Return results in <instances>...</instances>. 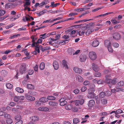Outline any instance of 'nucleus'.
I'll list each match as a JSON object with an SVG mask.
<instances>
[{
	"label": "nucleus",
	"instance_id": "4be33fe9",
	"mask_svg": "<svg viewBox=\"0 0 124 124\" xmlns=\"http://www.w3.org/2000/svg\"><path fill=\"white\" fill-rule=\"evenodd\" d=\"M39 100L41 102L45 103L47 102L48 100L45 97H42L40 98Z\"/></svg>",
	"mask_w": 124,
	"mask_h": 124
},
{
	"label": "nucleus",
	"instance_id": "a878e982",
	"mask_svg": "<svg viewBox=\"0 0 124 124\" xmlns=\"http://www.w3.org/2000/svg\"><path fill=\"white\" fill-rule=\"evenodd\" d=\"M12 50H7L6 51H0V54H8L9 53L12 52Z\"/></svg>",
	"mask_w": 124,
	"mask_h": 124
},
{
	"label": "nucleus",
	"instance_id": "49530a36",
	"mask_svg": "<svg viewBox=\"0 0 124 124\" xmlns=\"http://www.w3.org/2000/svg\"><path fill=\"white\" fill-rule=\"evenodd\" d=\"M105 93V95L108 96L110 95L111 94V92L109 91H106Z\"/></svg>",
	"mask_w": 124,
	"mask_h": 124
},
{
	"label": "nucleus",
	"instance_id": "c756f323",
	"mask_svg": "<svg viewBox=\"0 0 124 124\" xmlns=\"http://www.w3.org/2000/svg\"><path fill=\"white\" fill-rule=\"evenodd\" d=\"M27 87L28 88L30 89H33L34 88L33 85L30 84H27Z\"/></svg>",
	"mask_w": 124,
	"mask_h": 124
},
{
	"label": "nucleus",
	"instance_id": "37998d69",
	"mask_svg": "<svg viewBox=\"0 0 124 124\" xmlns=\"http://www.w3.org/2000/svg\"><path fill=\"white\" fill-rule=\"evenodd\" d=\"M21 119V117L19 115H17L15 117V120H20Z\"/></svg>",
	"mask_w": 124,
	"mask_h": 124
},
{
	"label": "nucleus",
	"instance_id": "9b49d317",
	"mask_svg": "<svg viewBox=\"0 0 124 124\" xmlns=\"http://www.w3.org/2000/svg\"><path fill=\"white\" fill-rule=\"evenodd\" d=\"M95 103V102L94 100H91L90 101L88 104L89 107H91L93 106Z\"/></svg>",
	"mask_w": 124,
	"mask_h": 124
},
{
	"label": "nucleus",
	"instance_id": "338daca9",
	"mask_svg": "<svg viewBox=\"0 0 124 124\" xmlns=\"http://www.w3.org/2000/svg\"><path fill=\"white\" fill-rule=\"evenodd\" d=\"M78 110V108L76 107H74L72 108V110L74 112H77Z\"/></svg>",
	"mask_w": 124,
	"mask_h": 124
},
{
	"label": "nucleus",
	"instance_id": "7ed1b4c3",
	"mask_svg": "<svg viewBox=\"0 0 124 124\" xmlns=\"http://www.w3.org/2000/svg\"><path fill=\"white\" fill-rule=\"evenodd\" d=\"M40 48H41V49L42 51H43V48L42 46H37L35 47V50L32 53L33 54H37V52L38 53H39L40 52L39 49Z\"/></svg>",
	"mask_w": 124,
	"mask_h": 124
},
{
	"label": "nucleus",
	"instance_id": "a18cd8bd",
	"mask_svg": "<svg viewBox=\"0 0 124 124\" xmlns=\"http://www.w3.org/2000/svg\"><path fill=\"white\" fill-rule=\"evenodd\" d=\"M5 13V11L3 10H0V16L3 15Z\"/></svg>",
	"mask_w": 124,
	"mask_h": 124
},
{
	"label": "nucleus",
	"instance_id": "69168bd1",
	"mask_svg": "<svg viewBox=\"0 0 124 124\" xmlns=\"http://www.w3.org/2000/svg\"><path fill=\"white\" fill-rule=\"evenodd\" d=\"M79 92V90L78 89H76L73 91V92L75 94H77Z\"/></svg>",
	"mask_w": 124,
	"mask_h": 124
},
{
	"label": "nucleus",
	"instance_id": "aec40b11",
	"mask_svg": "<svg viewBox=\"0 0 124 124\" xmlns=\"http://www.w3.org/2000/svg\"><path fill=\"white\" fill-rule=\"evenodd\" d=\"M111 21L114 24L118 23L120 22L119 21L116 20L115 19H112L111 20Z\"/></svg>",
	"mask_w": 124,
	"mask_h": 124
},
{
	"label": "nucleus",
	"instance_id": "b1692460",
	"mask_svg": "<svg viewBox=\"0 0 124 124\" xmlns=\"http://www.w3.org/2000/svg\"><path fill=\"white\" fill-rule=\"evenodd\" d=\"M55 99V97L52 96H48L47 97V99L50 100H54Z\"/></svg>",
	"mask_w": 124,
	"mask_h": 124
},
{
	"label": "nucleus",
	"instance_id": "680f3d73",
	"mask_svg": "<svg viewBox=\"0 0 124 124\" xmlns=\"http://www.w3.org/2000/svg\"><path fill=\"white\" fill-rule=\"evenodd\" d=\"M86 87L85 86H83L81 89V90L82 92H84L86 89Z\"/></svg>",
	"mask_w": 124,
	"mask_h": 124
},
{
	"label": "nucleus",
	"instance_id": "5701e85b",
	"mask_svg": "<svg viewBox=\"0 0 124 124\" xmlns=\"http://www.w3.org/2000/svg\"><path fill=\"white\" fill-rule=\"evenodd\" d=\"M89 56L90 59L92 60H95L97 58L96 55H89Z\"/></svg>",
	"mask_w": 124,
	"mask_h": 124
},
{
	"label": "nucleus",
	"instance_id": "f8f14e48",
	"mask_svg": "<svg viewBox=\"0 0 124 124\" xmlns=\"http://www.w3.org/2000/svg\"><path fill=\"white\" fill-rule=\"evenodd\" d=\"M0 73L1 76L4 77L6 76L8 73L7 71L5 70H2L0 71Z\"/></svg>",
	"mask_w": 124,
	"mask_h": 124
},
{
	"label": "nucleus",
	"instance_id": "79ce46f5",
	"mask_svg": "<svg viewBox=\"0 0 124 124\" xmlns=\"http://www.w3.org/2000/svg\"><path fill=\"white\" fill-rule=\"evenodd\" d=\"M113 47L116 48L118 47L119 46V44L116 42L113 43Z\"/></svg>",
	"mask_w": 124,
	"mask_h": 124
},
{
	"label": "nucleus",
	"instance_id": "603ef678",
	"mask_svg": "<svg viewBox=\"0 0 124 124\" xmlns=\"http://www.w3.org/2000/svg\"><path fill=\"white\" fill-rule=\"evenodd\" d=\"M36 105L38 106H40L41 104V102L40 101H36L35 102Z\"/></svg>",
	"mask_w": 124,
	"mask_h": 124
},
{
	"label": "nucleus",
	"instance_id": "412c9836",
	"mask_svg": "<svg viewBox=\"0 0 124 124\" xmlns=\"http://www.w3.org/2000/svg\"><path fill=\"white\" fill-rule=\"evenodd\" d=\"M15 90L17 92L20 93H23L24 92L23 90L20 87H17Z\"/></svg>",
	"mask_w": 124,
	"mask_h": 124
},
{
	"label": "nucleus",
	"instance_id": "4c0bfd02",
	"mask_svg": "<svg viewBox=\"0 0 124 124\" xmlns=\"http://www.w3.org/2000/svg\"><path fill=\"white\" fill-rule=\"evenodd\" d=\"M96 72L94 74V75L96 77H99L101 76V74L100 73L97 72Z\"/></svg>",
	"mask_w": 124,
	"mask_h": 124
},
{
	"label": "nucleus",
	"instance_id": "4468645a",
	"mask_svg": "<svg viewBox=\"0 0 124 124\" xmlns=\"http://www.w3.org/2000/svg\"><path fill=\"white\" fill-rule=\"evenodd\" d=\"M48 104L50 106H55L57 105V103L54 101H50L48 103Z\"/></svg>",
	"mask_w": 124,
	"mask_h": 124
},
{
	"label": "nucleus",
	"instance_id": "8fccbe9b",
	"mask_svg": "<svg viewBox=\"0 0 124 124\" xmlns=\"http://www.w3.org/2000/svg\"><path fill=\"white\" fill-rule=\"evenodd\" d=\"M101 101L102 103L103 104H106L107 102V100L106 99H102L101 100Z\"/></svg>",
	"mask_w": 124,
	"mask_h": 124
},
{
	"label": "nucleus",
	"instance_id": "9d476101",
	"mask_svg": "<svg viewBox=\"0 0 124 124\" xmlns=\"http://www.w3.org/2000/svg\"><path fill=\"white\" fill-rule=\"evenodd\" d=\"M99 44V41L97 40H95L93 41L92 43V45L93 47H97Z\"/></svg>",
	"mask_w": 124,
	"mask_h": 124
},
{
	"label": "nucleus",
	"instance_id": "bf43d9fd",
	"mask_svg": "<svg viewBox=\"0 0 124 124\" xmlns=\"http://www.w3.org/2000/svg\"><path fill=\"white\" fill-rule=\"evenodd\" d=\"M57 111L58 113H62L64 112L63 110L61 108H59L58 109Z\"/></svg>",
	"mask_w": 124,
	"mask_h": 124
},
{
	"label": "nucleus",
	"instance_id": "13d9d810",
	"mask_svg": "<svg viewBox=\"0 0 124 124\" xmlns=\"http://www.w3.org/2000/svg\"><path fill=\"white\" fill-rule=\"evenodd\" d=\"M14 100L15 101L17 102L19 100V96H15L14 97Z\"/></svg>",
	"mask_w": 124,
	"mask_h": 124
},
{
	"label": "nucleus",
	"instance_id": "f3484780",
	"mask_svg": "<svg viewBox=\"0 0 124 124\" xmlns=\"http://www.w3.org/2000/svg\"><path fill=\"white\" fill-rule=\"evenodd\" d=\"M104 45L105 46L107 47L111 45L110 41L108 40H106L104 41Z\"/></svg>",
	"mask_w": 124,
	"mask_h": 124
},
{
	"label": "nucleus",
	"instance_id": "6e6d98bb",
	"mask_svg": "<svg viewBox=\"0 0 124 124\" xmlns=\"http://www.w3.org/2000/svg\"><path fill=\"white\" fill-rule=\"evenodd\" d=\"M105 81L106 83L108 84H110L111 83V80L108 78H106Z\"/></svg>",
	"mask_w": 124,
	"mask_h": 124
},
{
	"label": "nucleus",
	"instance_id": "e2e57ef3",
	"mask_svg": "<svg viewBox=\"0 0 124 124\" xmlns=\"http://www.w3.org/2000/svg\"><path fill=\"white\" fill-rule=\"evenodd\" d=\"M90 82L87 81H85L84 83V85H90Z\"/></svg>",
	"mask_w": 124,
	"mask_h": 124
},
{
	"label": "nucleus",
	"instance_id": "4d7b16f0",
	"mask_svg": "<svg viewBox=\"0 0 124 124\" xmlns=\"http://www.w3.org/2000/svg\"><path fill=\"white\" fill-rule=\"evenodd\" d=\"M30 16L29 15H27L25 16V19L26 21H31L30 20Z\"/></svg>",
	"mask_w": 124,
	"mask_h": 124
},
{
	"label": "nucleus",
	"instance_id": "423d86ee",
	"mask_svg": "<svg viewBox=\"0 0 124 124\" xmlns=\"http://www.w3.org/2000/svg\"><path fill=\"white\" fill-rule=\"evenodd\" d=\"M86 58V56L85 55H80L79 57V60L81 62L85 61Z\"/></svg>",
	"mask_w": 124,
	"mask_h": 124
},
{
	"label": "nucleus",
	"instance_id": "0eeeda50",
	"mask_svg": "<svg viewBox=\"0 0 124 124\" xmlns=\"http://www.w3.org/2000/svg\"><path fill=\"white\" fill-rule=\"evenodd\" d=\"M92 67L93 70L95 72H97L99 70V68L98 66L94 63L92 64Z\"/></svg>",
	"mask_w": 124,
	"mask_h": 124
},
{
	"label": "nucleus",
	"instance_id": "cd10ccee",
	"mask_svg": "<svg viewBox=\"0 0 124 124\" xmlns=\"http://www.w3.org/2000/svg\"><path fill=\"white\" fill-rule=\"evenodd\" d=\"M31 4V2L30 0H26L25 3L23 4V6L25 7L26 6H29Z\"/></svg>",
	"mask_w": 124,
	"mask_h": 124
},
{
	"label": "nucleus",
	"instance_id": "58836bf2",
	"mask_svg": "<svg viewBox=\"0 0 124 124\" xmlns=\"http://www.w3.org/2000/svg\"><path fill=\"white\" fill-rule=\"evenodd\" d=\"M105 95V93L104 92H102L100 93L99 94V97L101 98L104 97Z\"/></svg>",
	"mask_w": 124,
	"mask_h": 124
},
{
	"label": "nucleus",
	"instance_id": "ddd939ff",
	"mask_svg": "<svg viewBox=\"0 0 124 124\" xmlns=\"http://www.w3.org/2000/svg\"><path fill=\"white\" fill-rule=\"evenodd\" d=\"M49 36V34H47L46 33H44L40 35V38L42 39H44L46 38Z\"/></svg>",
	"mask_w": 124,
	"mask_h": 124
},
{
	"label": "nucleus",
	"instance_id": "de8ad7c7",
	"mask_svg": "<svg viewBox=\"0 0 124 124\" xmlns=\"http://www.w3.org/2000/svg\"><path fill=\"white\" fill-rule=\"evenodd\" d=\"M33 95V92L30 91L29 92L25 94V96H26V95L30 96V95Z\"/></svg>",
	"mask_w": 124,
	"mask_h": 124
},
{
	"label": "nucleus",
	"instance_id": "c03bdc74",
	"mask_svg": "<svg viewBox=\"0 0 124 124\" xmlns=\"http://www.w3.org/2000/svg\"><path fill=\"white\" fill-rule=\"evenodd\" d=\"M60 104L61 106H63L67 103V102L66 101L60 102Z\"/></svg>",
	"mask_w": 124,
	"mask_h": 124
},
{
	"label": "nucleus",
	"instance_id": "2eb2a0df",
	"mask_svg": "<svg viewBox=\"0 0 124 124\" xmlns=\"http://www.w3.org/2000/svg\"><path fill=\"white\" fill-rule=\"evenodd\" d=\"M62 65L64 67H65V68L68 69L69 67L67 65V62L65 60H63L62 61Z\"/></svg>",
	"mask_w": 124,
	"mask_h": 124
},
{
	"label": "nucleus",
	"instance_id": "864d4df0",
	"mask_svg": "<svg viewBox=\"0 0 124 124\" xmlns=\"http://www.w3.org/2000/svg\"><path fill=\"white\" fill-rule=\"evenodd\" d=\"M4 116L5 117L7 118V119L8 118H10V115L9 114H5L4 115Z\"/></svg>",
	"mask_w": 124,
	"mask_h": 124
},
{
	"label": "nucleus",
	"instance_id": "774afa93",
	"mask_svg": "<svg viewBox=\"0 0 124 124\" xmlns=\"http://www.w3.org/2000/svg\"><path fill=\"white\" fill-rule=\"evenodd\" d=\"M34 73V71L33 70H30L29 71V75H32Z\"/></svg>",
	"mask_w": 124,
	"mask_h": 124
},
{
	"label": "nucleus",
	"instance_id": "e433bc0d",
	"mask_svg": "<svg viewBox=\"0 0 124 124\" xmlns=\"http://www.w3.org/2000/svg\"><path fill=\"white\" fill-rule=\"evenodd\" d=\"M46 10L44 9L43 11H40L37 14L38 16H40L41 15L44 14L46 12Z\"/></svg>",
	"mask_w": 124,
	"mask_h": 124
},
{
	"label": "nucleus",
	"instance_id": "6e6552de",
	"mask_svg": "<svg viewBox=\"0 0 124 124\" xmlns=\"http://www.w3.org/2000/svg\"><path fill=\"white\" fill-rule=\"evenodd\" d=\"M73 70L77 73H81L82 72V70L80 68L77 67H75L73 68Z\"/></svg>",
	"mask_w": 124,
	"mask_h": 124
},
{
	"label": "nucleus",
	"instance_id": "473e14b6",
	"mask_svg": "<svg viewBox=\"0 0 124 124\" xmlns=\"http://www.w3.org/2000/svg\"><path fill=\"white\" fill-rule=\"evenodd\" d=\"M73 123L75 124H77L79 121V120L77 118H74L73 119Z\"/></svg>",
	"mask_w": 124,
	"mask_h": 124
},
{
	"label": "nucleus",
	"instance_id": "2f4dec72",
	"mask_svg": "<svg viewBox=\"0 0 124 124\" xmlns=\"http://www.w3.org/2000/svg\"><path fill=\"white\" fill-rule=\"evenodd\" d=\"M124 85V82L123 81H121L118 82L117 84V86H121Z\"/></svg>",
	"mask_w": 124,
	"mask_h": 124
},
{
	"label": "nucleus",
	"instance_id": "20e7f679",
	"mask_svg": "<svg viewBox=\"0 0 124 124\" xmlns=\"http://www.w3.org/2000/svg\"><path fill=\"white\" fill-rule=\"evenodd\" d=\"M113 38L116 40H118L121 38V36L120 34L118 32H115L113 34Z\"/></svg>",
	"mask_w": 124,
	"mask_h": 124
},
{
	"label": "nucleus",
	"instance_id": "09e8293b",
	"mask_svg": "<svg viewBox=\"0 0 124 124\" xmlns=\"http://www.w3.org/2000/svg\"><path fill=\"white\" fill-rule=\"evenodd\" d=\"M108 48V50L109 52H112L113 51V50L112 47L110 45L107 47Z\"/></svg>",
	"mask_w": 124,
	"mask_h": 124
},
{
	"label": "nucleus",
	"instance_id": "39448f33",
	"mask_svg": "<svg viewBox=\"0 0 124 124\" xmlns=\"http://www.w3.org/2000/svg\"><path fill=\"white\" fill-rule=\"evenodd\" d=\"M74 102L75 105L77 106H78L79 105H82L84 103V100L82 99L80 100H76Z\"/></svg>",
	"mask_w": 124,
	"mask_h": 124
},
{
	"label": "nucleus",
	"instance_id": "1a4fd4ad",
	"mask_svg": "<svg viewBox=\"0 0 124 124\" xmlns=\"http://www.w3.org/2000/svg\"><path fill=\"white\" fill-rule=\"evenodd\" d=\"M54 69L57 70L59 68V66L57 62L56 61H54L53 64Z\"/></svg>",
	"mask_w": 124,
	"mask_h": 124
},
{
	"label": "nucleus",
	"instance_id": "c9c22d12",
	"mask_svg": "<svg viewBox=\"0 0 124 124\" xmlns=\"http://www.w3.org/2000/svg\"><path fill=\"white\" fill-rule=\"evenodd\" d=\"M65 108L66 110H70L72 109V106L70 105H68L65 106Z\"/></svg>",
	"mask_w": 124,
	"mask_h": 124
},
{
	"label": "nucleus",
	"instance_id": "a211bd4d",
	"mask_svg": "<svg viewBox=\"0 0 124 124\" xmlns=\"http://www.w3.org/2000/svg\"><path fill=\"white\" fill-rule=\"evenodd\" d=\"M69 37V36H68L67 35H64L63 36V38L65 39H66L64 40H63V42H64V43H67V42H66V41H68L70 40V39H68Z\"/></svg>",
	"mask_w": 124,
	"mask_h": 124
},
{
	"label": "nucleus",
	"instance_id": "c85d7f7f",
	"mask_svg": "<svg viewBox=\"0 0 124 124\" xmlns=\"http://www.w3.org/2000/svg\"><path fill=\"white\" fill-rule=\"evenodd\" d=\"M6 86L8 89H11L13 87L12 85L10 83H8L6 84Z\"/></svg>",
	"mask_w": 124,
	"mask_h": 124
},
{
	"label": "nucleus",
	"instance_id": "f03ea898",
	"mask_svg": "<svg viewBox=\"0 0 124 124\" xmlns=\"http://www.w3.org/2000/svg\"><path fill=\"white\" fill-rule=\"evenodd\" d=\"M26 64L25 63H23L20 67L19 71L20 73L22 74L25 72L26 70Z\"/></svg>",
	"mask_w": 124,
	"mask_h": 124
},
{
	"label": "nucleus",
	"instance_id": "dca6fc26",
	"mask_svg": "<svg viewBox=\"0 0 124 124\" xmlns=\"http://www.w3.org/2000/svg\"><path fill=\"white\" fill-rule=\"evenodd\" d=\"M25 97L27 99L30 101H34L35 99L34 97L26 95V96Z\"/></svg>",
	"mask_w": 124,
	"mask_h": 124
},
{
	"label": "nucleus",
	"instance_id": "6ab92c4d",
	"mask_svg": "<svg viewBox=\"0 0 124 124\" xmlns=\"http://www.w3.org/2000/svg\"><path fill=\"white\" fill-rule=\"evenodd\" d=\"M76 79L78 81L82 82L83 80V78L80 76L78 75L76 77Z\"/></svg>",
	"mask_w": 124,
	"mask_h": 124
},
{
	"label": "nucleus",
	"instance_id": "ea45409f",
	"mask_svg": "<svg viewBox=\"0 0 124 124\" xmlns=\"http://www.w3.org/2000/svg\"><path fill=\"white\" fill-rule=\"evenodd\" d=\"M86 30H87V31L85 32V34L86 35L88 36L91 33V32L90 31H91L90 30V28L88 29H87Z\"/></svg>",
	"mask_w": 124,
	"mask_h": 124
},
{
	"label": "nucleus",
	"instance_id": "3c124183",
	"mask_svg": "<svg viewBox=\"0 0 124 124\" xmlns=\"http://www.w3.org/2000/svg\"><path fill=\"white\" fill-rule=\"evenodd\" d=\"M32 43L31 44V46L32 47H35L36 46H39L37 43V42H32Z\"/></svg>",
	"mask_w": 124,
	"mask_h": 124
},
{
	"label": "nucleus",
	"instance_id": "5fc2aeb1",
	"mask_svg": "<svg viewBox=\"0 0 124 124\" xmlns=\"http://www.w3.org/2000/svg\"><path fill=\"white\" fill-rule=\"evenodd\" d=\"M117 82L116 78L113 79L112 80H111V83L113 85L115 84Z\"/></svg>",
	"mask_w": 124,
	"mask_h": 124
},
{
	"label": "nucleus",
	"instance_id": "7c9ffc66",
	"mask_svg": "<svg viewBox=\"0 0 124 124\" xmlns=\"http://www.w3.org/2000/svg\"><path fill=\"white\" fill-rule=\"evenodd\" d=\"M120 91L124 92V89L121 87H119L116 88V92H119Z\"/></svg>",
	"mask_w": 124,
	"mask_h": 124
},
{
	"label": "nucleus",
	"instance_id": "f257e3e1",
	"mask_svg": "<svg viewBox=\"0 0 124 124\" xmlns=\"http://www.w3.org/2000/svg\"><path fill=\"white\" fill-rule=\"evenodd\" d=\"M91 86H90V88L89 89V93L88 94L87 97L89 98L92 99L94 98L95 94L92 91L91 92V91L93 90V92L95 91V90L92 87H93L94 86V85L93 83H91L90 84Z\"/></svg>",
	"mask_w": 124,
	"mask_h": 124
},
{
	"label": "nucleus",
	"instance_id": "72a5a7b5",
	"mask_svg": "<svg viewBox=\"0 0 124 124\" xmlns=\"http://www.w3.org/2000/svg\"><path fill=\"white\" fill-rule=\"evenodd\" d=\"M6 122L8 124H11L12 123L13 121L11 118H8L6 120Z\"/></svg>",
	"mask_w": 124,
	"mask_h": 124
},
{
	"label": "nucleus",
	"instance_id": "052dcab7",
	"mask_svg": "<svg viewBox=\"0 0 124 124\" xmlns=\"http://www.w3.org/2000/svg\"><path fill=\"white\" fill-rule=\"evenodd\" d=\"M116 113H117L118 114H119L123 113V111L122 110L119 109L116 111Z\"/></svg>",
	"mask_w": 124,
	"mask_h": 124
},
{
	"label": "nucleus",
	"instance_id": "f704fd0d",
	"mask_svg": "<svg viewBox=\"0 0 124 124\" xmlns=\"http://www.w3.org/2000/svg\"><path fill=\"white\" fill-rule=\"evenodd\" d=\"M85 32V31L83 30L79 31L78 32V35L80 36L84 35Z\"/></svg>",
	"mask_w": 124,
	"mask_h": 124
},
{
	"label": "nucleus",
	"instance_id": "bb28decb",
	"mask_svg": "<svg viewBox=\"0 0 124 124\" xmlns=\"http://www.w3.org/2000/svg\"><path fill=\"white\" fill-rule=\"evenodd\" d=\"M32 120L34 122L37 121L39 119V117L37 116H33L31 118Z\"/></svg>",
	"mask_w": 124,
	"mask_h": 124
},
{
	"label": "nucleus",
	"instance_id": "a19ab883",
	"mask_svg": "<svg viewBox=\"0 0 124 124\" xmlns=\"http://www.w3.org/2000/svg\"><path fill=\"white\" fill-rule=\"evenodd\" d=\"M20 36V34H18L16 35H14L13 36H11L9 38L10 39H12L16 38L18 36Z\"/></svg>",
	"mask_w": 124,
	"mask_h": 124
},
{
	"label": "nucleus",
	"instance_id": "0e129e2a",
	"mask_svg": "<svg viewBox=\"0 0 124 124\" xmlns=\"http://www.w3.org/2000/svg\"><path fill=\"white\" fill-rule=\"evenodd\" d=\"M27 50V49H24L23 50L22 52H24V53L25 54H29V53L28 52Z\"/></svg>",
	"mask_w": 124,
	"mask_h": 124
},
{
	"label": "nucleus",
	"instance_id": "393cba45",
	"mask_svg": "<svg viewBox=\"0 0 124 124\" xmlns=\"http://www.w3.org/2000/svg\"><path fill=\"white\" fill-rule=\"evenodd\" d=\"M45 67V64L44 62H42L40 64L39 66V68L41 70H43Z\"/></svg>",
	"mask_w": 124,
	"mask_h": 124
}]
</instances>
